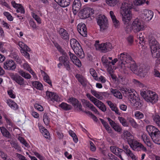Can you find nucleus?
Returning <instances> with one entry per match:
<instances>
[{
	"mask_svg": "<svg viewBox=\"0 0 160 160\" xmlns=\"http://www.w3.org/2000/svg\"><path fill=\"white\" fill-rule=\"evenodd\" d=\"M7 103L11 108L14 110H16L18 108L17 104L11 99L7 100Z\"/></svg>",
	"mask_w": 160,
	"mask_h": 160,
	"instance_id": "27",
	"label": "nucleus"
},
{
	"mask_svg": "<svg viewBox=\"0 0 160 160\" xmlns=\"http://www.w3.org/2000/svg\"><path fill=\"white\" fill-rule=\"evenodd\" d=\"M139 74L140 76L143 77H145L147 73V71H145V70H143L142 68H139Z\"/></svg>",
	"mask_w": 160,
	"mask_h": 160,
	"instance_id": "59",
	"label": "nucleus"
},
{
	"mask_svg": "<svg viewBox=\"0 0 160 160\" xmlns=\"http://www.w3.org/2000/svg\"><path fill=\"white\" fill-rule=\"evenodd\" d=\"M43 121L44 123L46 125H48L49 123L50 118L47 116V113H44L43 116Z\"/></svg>",
	"mask_w": 160,
	"mask_h": 160,
	"instance_id": "42",
	"label": "nucleus"
},
{
	"mask_svg": "<svg viewBox=\"0 0 160 160\" xmlns=\"http://www.w3.org/2000/svg\"><path fill=\"white\" fill-rule=\"evenodd\" d=\"M132 28L134 32H136L144 30L145 26L140 20L136 18L132 22Z\"/></svg>",
	"mask_w": 160,
	"mask_h": 160,
	"instance_id": "5",
	"label": "nucleus"
},
{
	"mask_svg": "<svg viewBox=\"0 0 160 160\" xmlns=\"http://www.w3.org/2000/svg\"><path fill=\"white\" fill-rule=\"evenodd\" d=\"M97 23L100 26L101 31H103L108 28V20L104 15L99 14L97 16Z\"/></svg>",
	"mask_w": 160,
	"mask_h": 160,
	"instance_id": "3",
	"label": "nucleus"
},
{
	"mask_svg": "<svg viewBox=\"0 0 160 160\" xmlns=\"http://www.w3.org/2000/svg\"><path fill=\"white\" fill-rule=\"evenodd\" d=\"M68 102H70L73 105L75 109H77L78 111H82L84 112L82 109V106L79 101L77 99L73 98H70L68 100Z\"/></svg>",
	"mask_w": 160,
	"mask_h": 160,
	"instance_id": "8",
	"label": "nucleus"
},
{
	"mask_svg": "<svg viewBox=\"0 0 160 160\" xmlns=\"http://www.w3.org/2000/svg\"><path fill=\"white\" fill-rule=\"evenodd\" d=\"M105 43H103L100 44L99 45L97 46L96 47V50L103 52H106V50H104V49H105Z\"/></svg>",
	"mask_w": 160,
	"mask_h": 160,
	"instance_id": "36",
	"label": "nucleus"
},
{
	"mask_svg": "<svg viewBox=\"0 0 160 160\" xmlns=\"http://www.w3.org/2000/svg\"><path fill=\"white\" fill-rule=\"evenodd\" d=\"M100 120L102 124L103 125L104 127L106 128V130L109 133H111L112 132V129L110 128L109 125L108 124L107 122H105L103 119L100 118Z\"/></svg>",
	"mask_w": 160,
	"mask_h": 160,
	"instance_id": "31",
	"label": "nucleus"
},
{
	"mask_svg": "<svg viewBox=\"0 0 160 160\" xmlns=\"http://www.w3.org/2000/svg\"><path fill=\"white\" fill-rule=\"evenodd\" d=\"M131 148L134 150L139 151L141 143L133 139L132 140L129 141L128 143Z\"/></svg>",
	"mask_w": 160,
	"mask_h": 160,
	"instance_id": "15",
	"label": "nucleus"
},
{
	"mask_svg": "<svg viewBox=\"0 0 160 160\" xmlns=\"http://www.w3.org/2000/svg\"><path fill=\"white\" fill-rule=\"evenodd\" d=\"M33 86L38 89L42 90V84L38 81H34L32 82Z\"/></svg>",
	"mask_w": 160,
	"mask_h": 160,
	"instance_id": "37",
	"label": "nucleus"
},
{
	"mask_svg": "<svg viewBox=\"0 0 160 160\" xmlns=\"http://www.w3.org/2000/svg\"><path fill=\"white\" fill-rule=\"evenodd\" d=\"M105 43V49H104V50H106V52L111 50L112 48L111 44L109 42H107Z\"/></svg>",
	"mask_w": 160,
	"mask_h": 160,
	"instance_id": "49",
	"label": "nucleus"
},
{
	"mask_svg": "<svg viewBox=\"0 0 160 160\" xmlns=\"http://www.w3.org/2000/svg\"><path fill=\"white\" fill-rule=\"evenodd\" d=\"M72 62L73 63L75 64L78 67H80L81 66L82 64L81 62L78 58Z\"/></svg>",
	"mask_w": 160,
	"mask_h": 160,
	"instance_id": "64",
	"label": "nucleus"
},
{
	"mask_svg": "<svg viewBox=\"0 0 160 160\" xmlns=\"http://www.w3.org/2000/svg\"><path fill=\"white\" fill-rule=\"evenodd\" d=\"M81 4L79 0H74L72 4V10L73 11L77 12L81 8Z\"/></svg>",
	"mask_w": 160,
	"mask_h": 160,
	"instance_id": "21",
	"label": "nucleus"
},
{
	"mask_svg": "<svg viewBox=\"0 0 160 160\" xmlns=\"http://www.w3.org/2000/svg\"><path fill=\"white\" fill-rule=\"evenodd\" d=\"M133 1L132 0H125L122 4L121 8L120 13L122 16L123 22L126 24V26L128 28L125 30L128 32H129L130 29V27L127 25L132 18V14L131 10L133 7Z\"/></svg>",
	"mask_w": 160,
	"mask_h": 160,
	"instance_id": "1",
	"label": "nucleus"
},
{
	"mask_svg": "<svg viewBox=\"0 0 160 160\" xmlns=\"http://www.w3.org/2000/svg\"><path fill=\"white\" fill-rule=\"evenodd\" d=\"M20 142L22 144H24L26 147H28L29 144L26 142L23 138L21 137H19L18 138Z\"/></svg>",
	"mask_w": 160,
	"mask_h": 160,
	"instance_id": "56",
	"label": "nucleus"
},
{
	"mask_svg": "<svg viewBox=\"0 0 160 160\" xmlns=\"http://www.w3.org/2000/svg\"><path fill=\"white\" fill-rule=\"evenodd\" d=\"M69 62L68 61V60L67 61L63 62V65H64L66 68L67 69V70L68 71H69L71 69L69 65Z\"/></svg>",
	"mask_w": 160,
	"mask_h": 160,
	"instance_id": "57",
	"label": "nucleus"
},
{
	"mask_svg": "<svg viewBox=\"0 0 160 160\" xmlns=\"http://www.w3.org/2000/svg\"><path fill=\"white\" fill-rule=\"evenodd\" d=\"M142 138L143 139L144 142L148 147L151 148H152L153 147V144L150 141L149 137H148L145 134H144L142 136Z\"/></svg>",
	"mask_w": 160,
	"mask_h": 160,
	"instance_id": "25",
	"label": "nucleus"
},
{
	"mask_svg": "<svg viewBox=\"0 0 160 160\" xmlns=\"http://www.w3.org/2000/svg\"><path fill=\"white\" fill-rule=\"evenodd\" d=\"M131 103L133 105V106L138 107V108H140L142 106V102H141L136 101V99L132 102Z\"/></svg>",
	"mask_w": 160,
	"mask_h": 160,
	"instance_id": "50",
	"label": "nucleus"
},
{
	"mask_svg": "<svg viewBox=\"0 0 160 160\" xmlns=\"http://www.w3.org/2000/svg\"><path fill=\"white\" fill-rule=\"evenodd\" d=\"M7 103L11 108L14 110H16L18 108L17 104L11 99L7 100Z\"/></svg>",
	"mask_w": 160,
	"mask_h": 160,
	"instance_id": "28",
	"label": "nucleus"
},
{
	"mask_svg": "<svg viewBox=\"0 0 160 160\" xmlns=\"http://www.w3.org/2000/svg\"><path fill=\"white\" fill-rule=\"evenodd\" d=\"M113 128L114 130L119 134H121L122 131L121 127L117 123L113 127Z\"/></svg>",
	"mask_w": 160,
	"mask_h": 160,
	"instance_id": "41",
	"label": "nucleus"
},
{
	"mask_svg": "<svg viewBox=\"0 0 160 160\" xmlns=\"http://www.w3.org/2000/svg\"><path fill=\"white\" fill-rule=\"evenodd\" d=\"M76 77L82 85L83 86H85L86 85L85 81L82 75L80 74H77L76 76Z\"/></svg>",
	"mask_w": 160,
	"mask_h": 160,
	"instance_id": "35",
	"label": "nucleus"
},
{
	"mask_svg": "<svg viewBox=\"0 0 160 160\" xmlns=\"http://www.w3.org/2000/svg\"><path fill=\"white\" fill-rule=\"evenodd\" d=\"M60 6L62 7H66L69 5L70 0H54Z\"/></svg>",
	"mask_w": 160,
	"mask_h": 160,
	"instance_id": "22",
	"label": "nucleus"
},
{
	"mask_svg": "<svg viewBox=\"0 0 160 160\" xmlns=\"http://www.w3.org/2000/svg\"><path fill=\"white\" fill-rule=\"evenodd\" d=\"M3 67L6 70H14L16 68V64L12 60H7L4 63Z\"/></svg>",
	"mask_w": 160,
	"mask_h": 160,
	"instance_id": "9",
	"label": "nucleus"
},
{
	"mask_svg": "<svg viewBox=\"0 0 160 160\" xmlns=\"http://www.w3.org/2000/svg\"><path fill=\"white\" fill-rule=\"evenodd\" d=\"M148 40L151 49L152 47L157 48L160 46L158 42L156 40L155 35L153 34L149 35L148 37Z\"/></svg>",
	"mask_w": 160,
	"mask_h": 160,
	"instance_id": "10",
	"label": "nucleus"
},
{
	"mask_svg": "<svg viewBox=\"0 0 160 160\" xmlns=\"http://www.w3.org/2000/svg\"><path fill=\"white\" fill-rule=\"evenodd\" d=\"M77 29L79 33L83 37L87 35V32L85 25L84 23H79L77 26Z\"/></svg>",
	"mask_w": 160,
	"mask_h": 160,
	"instance_id": "12",
	"label": "nucleus"
},
{
	"mask_svg": "<svg viewBox=\"0 0 160 160\" xmlns=\"http://www.w3.org/2000/svg\"><path fill=\"white\" fill-rule=\"evenodd\" d=\"M140 94L143 99L147 102L152 103L158 101V95L155 92L150 90L142 89L141 90Z\"/></svg>",
	"mask_w": 160,
	"mask_h": 160,
	"instance_id": "2",
	"label": "nucleus"
},
{
	"mask_svg": "<svg viewBox=\"0 0 160 160\" xmlns=\"http://www.w3.org/2000/svg\"><path fill=\"white\" fill-rule=\"evenodd\" d=\"M130 68L132 72H135L137 68V66L136 63L134 62L133 63L130 64Z\"/></svg>",
	"mask_w": 160,
	"mask_h": 160,
	"instance_id": "53",
	"label": "nucleus"
},
{
	"mask_svg": "<svg viewBox=\"0 0 160 160\" xmlns=\"http://www.w3.org/2000/svg\"><path fill=\"white\" fill-rule=\"evenodd\" d=\"M111 92L113 94L114 96L117 98L122 99V95L120 92L118 90L115 89L111 88Z\"/></svg>",
	"mask_w": 160,
	"mask_h": 160,
	"instance_id": "26",
	"label": "nucleus"
},
{
	"mask_svg": "<svg viewBox=\"0 0 160 160\" xmlns=\"http://www.w3.org/2000/svg\"><path fill=\"white\" fill-rule=\"evenodd\" d=\"M70 44L71 46L74 50L75 49L80 48L81 46L78 42L75 39H71L70 40Z\"/></svg>",
	"mask_w": 160,
	"mask_h": 160,
	"instance_id": "23",
	"label": "nucleus"
},
{
	"mask_svg": "<svg viewBox=\"0 0 160 160\" xmlns=\"http://www.w3.org/2000/svg\"><path fill=\"white\" fill-rule=\"evenodd\" d=\"M10 143L12 147L14 148L15 149H18L19 147L18 144L15 142L12 141L10 142Z\"/></svg>",
	"mask_w": 160,
	"mask_h": 160,
	"instance_id": "62",
	"label": "nucleus"
},
{
	"mask_svg": "<svg viewBox=\"0 0 160 160\" xmlns=\"http://www.w3.org/2000/svg\"><path fill=\"white\" fill-rule=\"evenodd\" d=\"M109 13L112 20L113 25L115 28H118L119 26V21L116 19V16L112 11H110Z\"/></svg>",
	"mask_w": 160,
	"mask_h": 160,
	"instance_id": "20",
	"label": "nucleus"
},
{
	"mask_svg": "<svg viewBox=\"0 0 160 160\" xmlns=\"http://www.w3.org/2000/svg\"><path fill=\"white\" fill-rule=\"evenodd\" d=\"M126 154L128 156L130 157L133 160H136L135 156L131 150L128 151Z\"/></svg>",
	"mask_w": 160,
	"mask_h": 160,
	"instance_id": "58",
	"label": "nucleus"
},
{
	"mask_svg": "<svg viewBox=\"0 0 160 160\" xmlns=\"http://www.w3.org/2000/svg\"><path fill=\"white\" fill-rule=\"evenodd\" d=\"M11 4L14 8H17L16 10L17 12H20L23 14L25 13L24 9L21 4L16 3L14 1H12Z\"/></svg>",
	"mask_w": 160,
	"mask_h": 160,
	"instance_id": "19",
	"label": "nucleus"
},
{
	"mask_svg": "<svg viewBox=\"0 0 160 160\" xmlns=\"http://www.w3.org/2000/svg\"><path fill=\"white\" fill-rule=\"evenodd\" d=\"M156 128L155 127L151 125H148L146 127V130L149 135L151 134V133L154 131V129H155Z\"/></svg>",
	"mask_w": 160,
	"mask_h": 160,
	"instance_id": "40",
	"label": "nucleus"
},
{
	"mask_svg": "<svg viewBox=\"0 0 160 160\" xmlns=\"http://www.w3.org/2000/svg\"><path fill=\"white\" fill-rule=\"evenodd\" d=\"M0 156L4 160H11L8 155L0 149Z\"/></svg>",
	"mask_w": 160,
	"mask_h": 160,
	"instance_id": "43",
	"label": "nucleus"
},
{
	"mask_svg": "<svg viewBox=\"0 0 160 160\" xmlns=\"http://www.w3.org/2000/svg\"><path fill=\"white\" fill-rule=\"evenodd\" d=\"M68 59V57L67 56V55L66 54V55H63V56L60 57L59 58V60L60 62H64L65 61H67Z\"/></svg>",
	"mask_w": 160,
	"mask_h": 160,
	"instance_id": "63",
	"label": "nucleus"
},
{
	"mask_svg": "<svg viewBox=\"0 0 160 160\" xmlns=\"http://www.w3.org/2000/svg\"><path fill=\"white\" fill-rule=\"evenodd\" d=\"M32 17L38 23L40 24L41 23V20L40 18L37 15L33 13L32 14Z\"/></svg>",
	"mask_w": 160,
	"mask_h": 160,
	"instance_id": "61",
	"label": "nucleus"
},
{
	"mask_svg": "<svg viewBox=\"0 0 160 160\" xmlns=\"http://www.w3.org/2000/svg\"><path fill=\"white\" fill-rule=\"evenodd\" d=\"M40 131L43 136L46 138L50 137V134L47 130L44 127H42L40 128Z\"/></svg>",
	"mask_w": 160,
	"mask_h": 160,
	"instance_id": "30",
	"label": "nucleus"
},
{
	"mask_svg": "<svg viewBox=\"0 0 160 160\" xmlns=\"http://www.w3.org/2000/svg\"><path fill=\"white\" fill-rule=\"evenodd\" d=\"M153 15V12L151 10L145 9L143 11V18L147 21L151 20Z\"/></svg>",
	"mask_w": 160,
	"mask_h": 160,
	"instance_id": "14",
	"label": "nucleus"
},
{
	"mask_svg": "<svg viewBox=\"0 0 160 160\" xmlns=\"http://www.w3.org/2000/svg\"><path fill=\"white\" fill-rule=\"evenodd\" d=\"M107 3L111 6H114L117 3V0H106Z\"/></svg>",
	"mask_w": 160,
	"mask_h": 160,
	"instance_id": "45",
	"label": "nucleus"
},
{
	"mask_svg": "<svg viewBox=\"0 0 160 160\" xmlns=\"http://www.w3.org/2000/svg\"><path fill=\"white\" fill-rule=\"evenodd\" d=\"M58 32L60 37L62 38L66 41L69 40V35L66 30L63 28H60L59 29Z\"/></svg>",
	"mask_w": 160,
	"mask_h": 160,
	"instance_id": "16",
	"label": "nucleus"
},
{
	"mask_svg": "<svg viewBox=\"0 0 160 160\" xmlns=\"http://www.w3.org/2000/svg\"><path fill=\"white\" fill-rule=\"evenodd\" d=\"M10 76L11 79L19 85L23 86L25 85L24 79L18 75L11 73Z\"/></svg>",
	"mask_w": 160,
	"mask_h": 160,
	"instance_id": "7",
	"label": "nucleus"
},
{
	"mask_svg": "<svg viewBox=\"0 0 160 160\" xmlns=\"http://www.w3.org/2000/svg\"><path fill=\"white\" fill-rule=\"evenodd\" d=\"M47 96L48 99H50L52 101H58L60 100V98L56 93L47 91L46 92Z\"/></svg>",
	"mask_w": 160,
	"mask_h": 160,
	"instance_id": "13",
	"label": "nucleus"
},
{
	"mask_svg": "<svg viewBox=\"0 0 160 160\" xmlns=\"http://www.w3.org/2000/svg\"><path fill=\"white\" fill-rule=\"evenodd\" d=\"M61 108L64 110L67 111L71 110L72 107L71 105L67 104L64 102H62L59 105Z\"/></svg>",
	"mask_w": 160,
	"mask_h": 160,
	"instance_id": "33",
	"label": "nucleus"
},
{
	"mask_svg": "<svg viewBox=\"0 0 160 160\" xmlns=\"http://www.w3.org/2000/svg\"><path fill=\"white\" fill-rule=\"evenodd\" d=\"M73 51L76 55L80 58H82L84 57V53L81 46Z\"/></svg>",
	"mask_w": 160,
	"mask_h": 160,
	"instance_id": "24",
	"label": "nucleus"
},
{
	"mask_svg": "<svg viewBox=\"0 0 160 160\" xmlns=\"http://www.w3.org/2000/svg\"><path fill=\"white\" fill-rule=\"evenodd\" d=\"M135 117L138 119H141L144 117L143 114L139 111L136 112L135 114Z\"/></svg>",
	"mask_w": 160,
	"mask_h": 160,
	"instance_id": "52",
	"label": "nucleus"
},
{
	"mask_svg": "<svg viewBox=\"0 0 160 160\" xmlns=\"http://www.w3.org/2000/svg\"><path fill=\"white\" fill-rule=\"evenodd\" d=\"M151 49V52L153 58H158L156 61L155 67H156L158 64H160V46L157 48H152Z\"/></svg>",
	"mask_w": 160,
	"mask_h": 160,
	"instance_id": "6",
	"label": "nucleus"
},
{
	"mask_svg": "<svg viewBox=\"0 0 160 160\" xmlns=\"http://www.w3.org/2000/svg\"><path fill=\"white\" fill-rule=\"evenodd\" d=\"M145 1L146 0H134L133 1V3L135 5H140L144 3Z\"/></svg>",
	"mask_w": 160,
	"mask_h": 160,
	"instance_id": "51",
	"label": "nucleus"
},
{
	"mask_svg": "<svg viewBox=\"0 0 160 160\" xmlns=\"http://www.w3.org/2000/svg\"><path fill=\"white\" fill-rule=\"evenodd\" d=\"M127 55L128 53L124 52L120 54L119 58V59L122 61L121 62L122 63H123V64H125V63L124 62H127Z\"/></svg>",
	"mask_w": 160,
	"mask_h": 160,
	"instance_id": "34",
	"label": "nucleus"
},
{
	"mask_svg": "<svg viewBox=\"0 0 160 160\" xmlns=\"http://www.w3.org/2000/svg\"><path fill=\"white\" fill-rule=\"evenodd\" d=\"M153 120L157 126L160 127V116L156 114L153 116Z\"/></svg>",
	"mask_w": 160,
	"mask_h": 160,
	"instance_id": "39",
	"label": "nucleus"
},
{
	"mask_svg": "<svg viewBox=\"0 0 160 160\" xmlns=\"http://www.w3.org/2000/svg\"><path fill=\"white\" fill-rule=\"evenodd\" d=\"M1 132L3 135L6 137L9 138L10 136L9 132L5 128L2 129Z\"/></svg>",
	"mask_w": 160,
	"mask_h": 160,
	"instance_id": "47",
	"label": "nucleus"
},
{
	"mask_svg": "<svg viewBox=\"0 0 160 160\" xmlns=\"http://www.w3.org/2000/svg\"><path fill=\"white\" fill-rule=\"evenodd\" d=\"M18 72L20 75L26 79H30L31 77L29 74L26 73L22 70H20Z\"/></svg>",
	"mask_w": 160,
	"mask_h": 160,
	"instance_id": "38",
	"label": "nucleus"
},
{
	"mask_svg": "<svg viewBox=\"0 0 160 160\" xmlns=\"http://www.w3.org/2000/svg\"><path fill=\"white\" fill-rule=\"evenodd\" d=\"M121 137L124 139L127 140L128 143L129 142V141L133 139V136L131 135L130 132L126 130L123 131L122 134L121 135Z\"/></svg>",
	"mask_w": 160,
	"mask_h": 160,
	"instance_id": "18",
	"label": "nucleus"
},
{
	"mask_svg": "<svg viewBox=\"0 0 160 160\" xmlns=\"http://www.w3.org/2000/svg\"><path fill=\"white\" fill-rule=\"evenodd\" d=\"M102 61L103 64L106 67H111V62L109 61L107 59L106 57L105 56H103L102 58Z\"/></svg>",
	"mask_w": 160,
	"mask_h": 160,
	"instance_id": "29",
	"label": "nucleus"
},
{
	"mask_svg": "<svg viewBox=\"0 0 160 160\" xmlns=\"http://www.w3.org/2000/svg\"><path fill=\"white\" fill-rule=\"evenodd\" d=\"M90 72L95 80H98V79L97 75V74L95 70L93 68H91L90 69Z\"/></svg>",
	"mask_w": 160,
	"mask_h": 160,
	"instance_id": "44",
	"label": "nucleus"
},
{
	"mask_svg": "<svg viewBox=\"0 0 160 160\" xmlns=\"http://www.w3.org/2000/svg\"><path fill=\"white\" fill-rule=\"evenodd\" d=\"M110 148L113 153L119 157L121 160H124L121 156V153L123 151L122 149L114 146L111 147Z\"/></svg>",
	"mask_w": 160,
	"mask_h": 160,
	"instance_id": "17",
	"label": "nucleus"
},
{
	"mask_svg": "<svg viewBox=\"0 0 160 160\" xmlns=\"http://www.w3.org/2000/svg\"><path fill=\"white\" fill-rule=\"evenodd\" d=\"M95 105L103 112H105L106 110V108L105 105L100 101L98 102Z\"/></svg>",
	"mask_w": 160,
	"mask_h": 160,
	"instance_id": "32",
	"label": "nucleus"
},
{
	"mask_svg": "<svg viewBox=\"0 0 160 160\" xmlns=\"http://www.w3.org/2000/svg\"><path fill=\"white\" fill-rule=\"evenodd\" d=\"M4 15L6 16L8 19L10 21H12L13 18L11 15L8 12H5L3 13Z\"/></svg>",
	"mask_w": 160,
	"mask_h": 160,
	"instance_id": "54",
	"label": "nucleus"
},
{
	"mask_svg": "<svg viewBox=\"0 0 160 160\" xmlns=\"http://www.w3.org/2000/svg\"><path fill=\"white\" fill-rule=\"evenodd\" d=\"M129 122L131 124V125L133 127L135 128H137L138 126V125L137 124L136 122H135V121L132 118H130L129 120Z\"/></svg>",
	"mask_w": 160,
	"mask_h": 160,
	"instance_id": "60",
	"label": "nucleus"
},
{
	"mask_svg": "<svg viewBox=\"0 0 160 160\" xmlns=\"http://www.w3.org/2000/svg\"><path fill=\"white\" fill-rule=\"evenodd\" d=\"M43 79L44 81L49 84L51 86H52V82H51L49 76L46 74L44 77Z\"/></svg>",
	"mask_w": 160,
	"mask_h": 160,
	"instance_id": "55",
	"label": "nucleus"
},
{
	"mask_svg": "<svg viewBox=\"0 0 160 160\" xmlns=\"http://www.w3.org/2000/svg\"><path fill=\"white\" fill-rule=\"evenodd\" d=\"M90 10V8L88 7H85L81 9L79 13L80 18L85 19L89 17Z\"/></svg>",
	"mask_w": 160,
	"mask_h": 160,
	"instance_id": "11",
	"label": "nucleus"
},
{
	"mask_svg": "<svg viewBox=\"0 0 160 160\" xmlns=\"http://www.w3.org/2000/svg\"><path fill=\"white\" fill-rule=\"evenodd\" d=\"M137 38L139 40V43L142 45L143 43H144V38L142 33H140L139 35H138Z\"/></svg>",
	"mask_w": 160,
	"mask_h": 160,
	"instance_id": "46",
	"label": "nucleus"
},
{
	"mask_svg": "<svg viewBox=\"0 0 160 160\" xmlns=\"http://www.w3.org/2000/svg\"><path fill=\"white\" fill-rule=\"evenodd\" d=\"M120 90L123 93L126 94V96L128 97L131 103L136 99V92L133 89L122 88Z\"/></svg>",
	"mask_w": 160,
	"mask_h": 160,
	"instance_id": "4",
	"label": "nucleus"
},
{
	"mask_svg": "<svg viewBox=\"0 0 160 160\" xmlns=\"http://www.w3.org/2000/svg\"><path fill=\"white\" fill-rule=\"evenodd\" d=\"M118 119L120 122L122 123V125L124 126H127V122L125 118L122 117H119Z\"/></svg>",
	"mask_w": 160,
	"mask_h": 160,
	"instance_id": "48",
	"label": "nucleus"
}]
</instances>
